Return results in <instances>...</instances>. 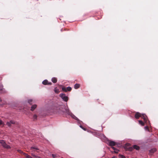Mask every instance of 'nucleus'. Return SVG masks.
I'll return each instance as SVG.
<instances>
[{
  "instance_id": "obj_17",
  "label": "nucleus",
  "mask_w": 158,
  "mask_h": 158,
  "mask_svg": "<svg viewBox=\"0 0 158 158\" xmlns=\"http://www.w3.org/2000/svg\"><path fill=\"white\" fill-rule=\"evenodd\" d=\"M83 123V122H82V123H81V124H78V125H79V127H80L81 128V129H83L84 130V131H85L86 130V128L83 127L81 125V123Z\"/></svg>"
},
{
  "instance_id": "obj_5",
  "label": "nucleus",
  "mask_w": 158,
  "mask_h": 158,
  "mask_svg": "<svg viewBox=\"0 0 158 158\" xmlns=\"http://www.w3.org/2000/svg\"><path fill=\"white\" fill-rule=\"evenodd\" d=\"M59 96L62 98L63 101L65 102H67L68 100V97L66 96L64 94L61 93L60 94H59Z\"/></svg>"
},
{
  "instance_id": "obj_22",
  "label": "nucleus",
  "mask_w": 158,
  "mask_h": 158,
  "mask_svg": "<svg viewBox=\"0 0 158 158\" xmlns=\"http://www.w3.org/2000/svg\"><path fill=\"white\" fill-rule=\"evenodd\" d=\"M4 89L3 85L2 84H0V91Z\"/></svg>"
},
{
  "instance_id": "obj_30",
  "label": "nucleus",
  "mask_w": 158,
  "mask_h": 158,
  "mask_svg": "<svg viewBox=\"0 0 158 158\" xmlns=\"http://www.w3.org/2000/svg\"><path fill=\"white\" fill-rule=\"evenodd\" d=\"M3 123L2 121L0 120V125L2 124Z\"/></svg>"
},
{
  "instance_id": "obj_2",
  "label": "nucleus",
  "mask_w": 158,
  "mask_h": 158,
  "mask_svg": "<svg viewBox=\"0 0 158 158\" xmlns=\"http://www.w3.org/2000/svg\"><path fill=\"white\" fill-rule=\"evenodd\" d=\"M139 117H141L143 119L145 123L147 124L148 125V123H150L148 119L147 116L144 114H141L137 112L135 115V118L136 119H138Z\"/></svg>"
},
{
  "instance_id": "obj_13",
  "label": "nucleus",
  "mask_w": 158,
  "mask_h": 158,
  "mask_svg": "<svg viewBox=\"0 0 158 158\" xmlns=\"http://www.w3.org/2000/svg\"><path fill=\"white\" fill-rule=\"evenodd\" d=\"M23 154L26 156V158H32V157L29 155L25 153H23Z\"/></svg>"
},
{
  "instance_id": "obj_11",
  "label": "nucleus",
  "mask_w": 158,
  "mask_h": 158,
  "mask_svg": "<svg viewBox=\"0 0 158 158\" xmlns=\"http://www.w3.org/2000/svg\"><path fill=\"white\" fill-rule=\"evenodd\" d=\"M80 84H77V83H76L74 85V88L75 89H78L80 87Z\"/></svg>"
},
{
  "instance_id": "obj_23",
  "label": "nucleus",
  "mask_w": 158,
  "mask_h": 158,
  "mask_svg": "<svg viewBox=\"0 0 158 158\" xmlns=\"http://www.w3.org/2000/svg\"><path fill=\"white\" fill-rule=\"evenodd\" d=\"M33 118L34 120H36V119H37V116L36 115L34 114L33 116Z\"/></svg>"
},
{
  "instance_id": "obj_25",
  "label": "nucleus",
  "mask_w": 158,
  "mask_h": 158,
  "mask_svg": "<svg viewBox=\"0 0 158 158\" xmlns=\"http://www.w3.org/2000/svg\"><path fill=\"white\" fill-rule=\"evenodd\" d=\"M9 122L11 124H14L15 123V122L13 120H11Z\"/></svg>"
},
{
  "instance_id": "obj_12",
  "label": "nucleus",
  "mask_w": 158,
  "mask_h": 158,
  "mask_svg": "<svg viewBox=\"0 0 158 158\" xmlns=\"http://www.w3.org/2000/svg\"><path fill=\"white\" fill-rule=\"evenodd\" d=\"M48 82V81L47 80L45 79L43 81L42 83L43 84L46 85H47Z\"/></svg>"
},
{
  "instance_id": "obj_15",
  "label": "nucleus",
  "mask_w": 158,
  "mask_h": 158,
  "mask_svg": "<svg viewBox=\"0 0 158 158\" xmlns=\"http://www.w3.org/2000/svg\"><path fill=\"white\" fill-rule=\"evenodd\" d=\"M139 123L142 126H143L144 125V123L141 120H139Z\"/></svg>"
},
{
  "instance_id": "obj_19",
  "label": "nucleus",
  "mask_w": 158,
  "mask_h": 158,
  "mask_svg": "<svg viewBox=\"0 0 158 158\" xmlns=\"http://www.w3.org/2000/svg\"><path fill=\"white\" fill-rule=\"evenodd\" d=\"M31 148L32 149H34L35 150H39V149L37 147H32Z\"/></svg>"
},
{
  "instance_id": "obj_36",
  "label": "nucleus",
  "mask_w": 158,
  "mask_h": 158,
  "mask_svg": "<svg viewBox=\"0 0 158 158\" xmlns=\"http://www.w3.org/2000/svg\"><path fill=\"white\" fill-rule=\"evenodd\" d=\"M62 29H61V31H62Z\"/></svg>"
},
{
  "instance_id": "obj_16",
  "label": "nucleus",
  "mask_w": 158,
  "mask_h": 158,
  "mask_svg": "<svg viewBox=\"0 0 158 158\" xmlns=\"http://www.w3.org/2000/svg\"><path fill=\"white\" fill-rule=\"evenodd\" d=\"M54 91L56 93H58L59 92V90L57 89V87H55L54 89Z\"/></svg>"
},
{
  "instance_id": "obj_32",
  "label": "nucleus",
  "mask_w": 158,
  "mask_h": 158,
  "mask_svg": "<svg viewBox=\"0 0 158 158\" xmlns=\"http://www.w3.org/2000/svg\"><path fill=\"white\" fill-rule=\"evenodd\" d=\"M111 148L114 150H115L116 148H114V147L112 146V147H111Z\"/></svg>"
},
{
  "instance_id": "obj_31",
  "label": "nucleus",
  "mask_w": 158,
  "mask_h": 158,
  "mask_svg": "<svg viewBox=\"0 0 158 158\" xmlns=\"http://www.w3.org/2000/svg\"><path fill=\"white\" fill-rule=\"evenodd\" d=\"M52 84V83L51 82H48L47 85H50Z\"/></svg>"
},
{
  "instance_id": "obj_28",
  "label": "nucleus",
  "mask_w": 158,
  "mask_h": 158,
  "mask_svg": "<svg viewBox=\"0 0 158 158\" xmlns=\"http://www.w3.org/2000/svg\"><path fill=\"white\" fill-rule=\"evenodd\" d=\"M52 157H53V158H55L57 156L56 155V154H52Z\"/></svg>"
},
{
  "instance_id": "obj_4",
  "label": "nucleus",
  "mask_w": 158,
  "mask_h": 158,
  "mask_svg": "<svg viewBox=\"0 0 158 158\" xmlns=\"http://www.w3.org/2000/svg\"><path fill=\"white\" fill-rule=\"evenodd\" d=\"M0 143L4 148L7 149H10V147L9 145H7L5 142V141L3 140H0Z\"/></svg>"
},
{
  "instance_id": "obj_27",
  "label": "nucleus",
  "mask_w": 158,
  "mask_h": 158,
  "mask_svg": "<svg viewBox=\"0 0 158 158\" xmlns=\"http://www.w3.org/2000/svg\"><path fill=\"white\" fill-rule=\"evenodd\" d=\"M32 155L33 156H34V157H35V158H40V157L37 156H36L33 154H32Z\"/></svg>"
},
{
  "instance_id": "obj_7",
  "label": "nucleus",
  "mask_w": 158,
  "mask_h": 158,
  "mask_svg": "<svg viewBox=\"0 0 158 158\" xmlns=\"http://www.w3.org/2000/svg\"><path fill=\"white\" fill-rule=\"evenodd\" d=\"M34 102L32 99H29L28 100V103L30 105H32Z\"/></svg>"
},
{
  "instance_id": "obj_10",
  "label": "nucleus",
  "mask_w": 158,
  "mask_h": 158,
  "mask_svg": "<svg viewBox=\"0 0 158 158\" xmlns=\"http://www.w3.org/2000/svg\"><path fill=\"white\" fill-rule=\"evenodd\" d=\"M156 151L155 148H153L149 150V152L151 153H153Z\"/></svg>"
},
{
  "instance_id": "obj_20",
  "label": "nucleus",
  "mask_w": 158,
  "mask_h": 158,
  "mask_svg": "<svg viewBox=\"0 0 158 158\" xmlns=\"http://www.w3.org/2000/svg\"><path fill=\"white\" fill-rule=\"evenodd\" d=\"M11 123H10V122H7L6 123V125H7L9 127L11 126Z\"/></svg>"
},
{
  "instance_id": "obj_8",
  "label": "nucleus",
  "mask_w": 158,
  "mask_h": 158,
  "mask_svg": "<svg viewBox=\"0 0 158 158\" xmlns=\"http://www.w3.org/2000/svg\"><path fill=\"white\" fill-rule=\"evenodd\" d=\"M51 80L52 82L54 83H56L57 81V79L55 77H52V78Z\"/></svg>"
},
{
  "instance_id": "obj_34",
  "label": "nucleus",
  "mask_w": 158,
  "mask_h": 158,
  "mask_svg": "<svg viewBox=\"0 0 158 158\" xmlns=\"http://www.w3.org/2000/svg\"><path fill=\"white\" fill-rule=\"evenodd\" d=\"M2 99L0 98V102H2Z\"/></svg>"
},
{
  "instance_id": "obj_21",
  "label": "nucleus",
  "mask_w": 158,
  "mask_h": 158,
  "mask_svg": "<svg viewBox=\"0 0 158 158\" xmlns=\"http://www.w3.org/2000/svg\"><path fill=\"white\" fill-rule=\"evenodd\" d=\"M66 88L64 87H62V90L64 91V92H67V90H66Z\"/></svg>"
},
{
  "instance_id": "obj_1",
  "label": "nucleus",
  "mask_w": 158,
  "mask_h": 158,
  "mask_svg": "<svg viewBox=\"0 0 158 158\" xmlns=\"http://www.w3.org/2000/svg\"><path fill=\"white\" fill-rule=\"evenodd\" d=\"M55 112L60 114H64L70 115L72 118L76 120L78 124H81L82 121L80 120L77 117L74 115L69 110L68 107L64 105H57L55 107Z\"/></svg>"
},
{
  "instance_id": "obj_29",
  "label": "nucleus",
  "mask_w": 158,
  "mask_h": 158,
  "mask_svg": "<svg viewBox=\"0 0 158 158\" xmlns=\"http://www.w3.org/2000/svg\"><path fill=\"white\" fill-rule=\"evenodd\" d=\"M17 151H18V152H20V153H21L23 154V153H24V152H22L21 150H17Z\"/></svg>"
},
{
  "instance_id": "obj_9",
  "label": "nucleus",
  "mask_w": 158,
  "mask_h": 158,
  "mask_svg": "<svg viewBox=\"0 0 158 158\" xmlns=\"http://www.w3.org/2000/svg\"><path fill=\"white\" fill-rule=\"evenodd\" d=\"M133 148L134 149H135L137 150H138L140 149V147L136 145H134L133 146Z\"/></svg>"
},
{
  "instance_id": "obj_14",
  "label": "nucleus",
  "mask_w": 158,
  "mask_h": 158,
  "mask_svg": "<svg viewBox=\"0 0 158 158\" xmlns=\"http://www.w3.org/2000/svg\"><path fill=\"white\" fill-rule=\"evenodd\" d=\"M7 91L5 89H4L0 91V93L1 94H4Z\"/></svg>"
},
{
  "instance_id": "obj_6",
  "label": "nucleus",
  "mask_w": 158,
  "mask_h": 158,
  "mask_svg": "<svg viewBox=\"0 0 158 158\" xmlns=\"http://www.w3.org/2000/svg\"><path fill=\"white\" fill-rule=\"evenodd\" d=\"M31 111H33L37 107V106L36 104H34L31 105Z\"/></svg>"
},
{
  "instance_id": "obj_35",
  "label": "nucleus",
  "mask_w": 158,
  "mask_h": 158,
  "mask_svg": "<svg viewBox=\"0 0 158 158\" xmlns=\"http://www.w3.org/2000/svg\"><path fill=\"white\" fill-rule=\"evenodd\" d=\"M125 157L124 156H122V158H125Z\"/></svg>"
},
{
  "instance_id": "obj_26",
  "label": "nucleus",
  "mask_w": 158,
  "mask_h": 158,
  "mask_svg": "<svg viewBox=\"0 0 158 158\" xmlns=\"http://www.w3.org/2000/svg\"><path fill=\"white\" fill-rule=\"evenodd\" d=\"M144 129L145 130H148V131H149L148 128L147 126H145L144 127Z\"/></svg>"
},
{
  "instance_id": "obj_33",
  "label": "nucleus",
  "mask_w": 158,
  "mask_h": 158,
  "mask_svg": "<svg viewBox=\"0 0 158 158\" xmlns=\"http://www.w3.org/2000/svg\"><path fill=\"white\" fill-rule=\"evenodd\" d=\"M39 135H40L41 137H42V135L41 133H40V134H39Z\"/></svg>"
},
{
  "instance_id": "obj_18",
  "label": "nucleus",
  "mask_w": 158,
  "mask_h": 158,
  "mask_svg": "<svg viewBox=\"0 0 158 158\" xmlns=\"http://www.w3.org/2000/svg\"><path fill=\"white\" fill-rule=\"evenodd\" d=\"M66 88V90H67V92L68 91H70L72 89V88L70 86H68Z\"/></svg>"
},
{
  "instance_id": "obj_24",
  "label": "nucleus",
  "mask_w": 158,
  "mask_h": 158,
  "mask_svg": "<svg viewBox=\"0 0 158 158\" xmlns=\"http://www.w3.org/2000/svg\"><path fill=\"white\" fill-rule=\"evenodd\" d=\"M119 151V150L117 148H116L115 150H114V152L115 153H118Z\"/></svg>"
},
{
  "instance_id": "obj_3",
  "label": "nucleus",
  "mask_w": 158,
  "mask_h": 158,
  "mask_svg": "<svg viewBox=\"0 0 158 158\" xmlns=\"http://www.w3.org/2000/svg\"><path fill=\"white\" fill-rule=\"evenodd\" d=\"M101 137L102 138L105 140V141H106L108 143H107L110 146L112 147L115 145L116 143L113 141L110 140L107 138L105 136L102 134L101 135Z\"/></svg>"
}]
</instances>
